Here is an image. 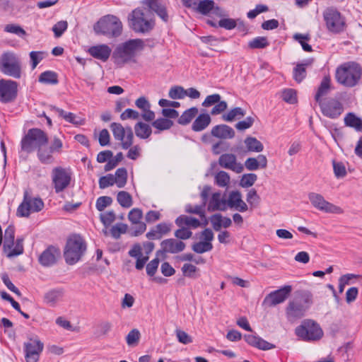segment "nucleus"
Wrapping results in <instances>:
<instances>
[{"instance_id":"nucleus-8","label":"nucleus","mask_w":362,"mask_h":362,"mask_svg":"<svg viewBox=\"0 0 362 362\" xmlns=\"http://www.w3.org/2000/svg\"><path fill=\"white\" fill-rule=\"evenodd\" d=\"M94 29L98 33L108 37H117L122 33V25L117 17L107 16L98 21Z\"/></svg>"},{"instance_id":"nucleus-6","label":"nucleus","mask_w":362,"mask_h":362,"mask_svg":"<svg viewBox=\"0 0 362 362\" xmlns=\"http://www.w3.org/2000/svg\"><path fill=\"white\" fill-rule=\"evenodd\" d=\"M21 61L13 52H5L0 57V71L14 78L21 77Z\"/></svg>"},{"instance_id":"nucleus-24","label":"nucleus","mask_w":362,"mask_h":362,"mask_svg":"<svg viewBox=\"0 0 362 362\" xmlns=\"http://www.w3.org/2000/svg\"><path fill=\"white\" fill-rule=\"evenodd\" d=\"M88 52L93 58L105 62L111 55L112 49L107 45L101 44L90 47Z\"/></svg>"},{"instance_id":"nucleus-33","label":"nucleus","mask_w":362,"mask_h":362,"mask_svg":"<svg viewBox=\"0 0 362 362\" xmlns=\"http://www.w3.org/2000/svg\"><path fill=\"white\" fill-rule=\"evenodd\" d=\"M211 121L209 114H201L194 121L192 125V129L194 132H201L205 129Z\"/></svg>"},{"instance_id":"nucleus-63","label":"nucleus","mask_w":362,"mask_h":362,"mask_svg":"<svg viewBox=\"0 0 362 362\" xmlns=\"http://www.w3.org/2000/svg\"><path fill=\"white\" fill-rule=\"evenodd\" d=\"M115 184L114 176L112 174H108L103 176L99 179V187L100 189H105L107 187L112 186Z\"/></svg>"},{"instance_id":"nucleus-43","label":"nucleus","mask_w":362,"mask_h":362,"mask_svg":"<svg viewBox=\"0 0 362 362\" xmlns=\"http://www.w3.org/2000/svg\"><path fill=\"white\" fill-rule=\"evenodd\" d=\"M39 82L45 84H57L58 83V75L52 71H46L42 72L39 76Z\"/></svg>"},{"instance_id":"nucleus-44","label":"nucleus","mask_w":362,"mask_h":362,"mask_svg":"<svg viewBox=\"0 0 362 362\" xmlns=\"http://www.w3.org/2000/svg\"><path fill=\"white\" fill-rule=\"evenodd\" d=\"M117 201L123 208H129L133 204L132 195L126 191H120L117 193Z\"/></svg>"},{"instance_id":"nucleus-10","label":"nucleus","mask_w":362,"mask_h":362,"mask_svg":"<svg viewBox=\"0 0 362 362\" xmlns=\"http://www.w3.org/2000/svg\"><path fill=\"white\" fill-rule=\"evenodd\" d=\"M52 181L56 193H60L66 189L71 181V172L61 166L55 167L52 170Z\"/></svg>"},{"instance_id":"nucleus-45","label":"nucleus","mask_w":362,"mask_h":362,"mask_svg":"<svg viewBox=\"0 0 362 362\" xmlns=\"http://www.w3.org/2000/svg\"><path fill=\"white\" fill-rule=\"evenodd\" d=\"M115 184L119 188H122L125 186L127 181V171L124 168H118L115 172L114 177Z\"/></svg>"},{"instance_id":"nucleus-26","label":"nucleus","mask_w":362,"mask_h":362,"mask_svg":"<svg viewBox=\"0 0 362 362\" xmlns=\"http://www.w3.org/2000/svg\"><path fill=\"white\" fill-rule=\"evenodd\" d=\"M244 339L249 345L260 350L267 351L276 347L274 344H271L260 337L255 334H245L244 336Z\"/></svg>"},{"instance_id":"nucleus-41","label":"nucleus","mask_w":362,"mask_h":362,"mask_svg":"<svg viewBox=\"0 0 362 362\" xmlns=\"http://www.w3.org/2000/svg\"><path fill=\"white\" fill-rule=\"evenodd\" d=\"M245 115V111L241 107H235L228 112L227 114H224L222 116V119L226 122H232L235 119H239L243 117Z\"/></svg>"},{"instance_id":"nucleus-49","label":"nucleus","mask_w":362,"mask_h":362,"mask_svg":"<svg viewBox=\"0 0 362 362\" xmlns=\"http://www.w3.org/2000/svg\"><path fill=\"white\" fill-rule=\"evenodd\" d=\"M269 45V42L266 37H257L249 42L248 46L251 49H262Z\"/></svg>"},{"instance_id":"nucleus-3","label":"nucleus","mask_w":362,"mask_h":362,"mask_svg":"<svg viewBox=\"0 0 362 362\" xmlns=\"http://www.w3.org/2000/svg\"><path fill=\"white\" fill-rule=\"evenodd\" d=\"M362 76V67L356 62H347L336 70L337 81L345 87L356 86Z\"/></svg>"},{"instance_id":"nucleus-35","label":"nucleus","mask_w":362,"mask_h":362,"mask_svg":"<svg viewBox=\"0 0 362 362\" xmlns=\"http://www.w3.org/2000/svg\"><path fill=\"white\" fill-rule=\"evenodd\" d=\"M219 9V7L215 6V3L213 0H202L199 1L196 12L206 16L211 11H218Z\"/></svg>"},{"instance_id":"nucleus-19","label":"nucleus","mask_w":362,"mask_h":362,"mask_svg":"<svg viewBox=\"0 0 362 362\" xmlns=\"http://www.w3.org/2000/svg\"><path fill=\"white\" fill-rule=\"evenodd\" d=\"M324 18L329 31L335 33L343 31L345 23L340 13L337 10H327L324 14Z\"/></svg>"},{"instance_id":"nucleus-5","label":"nucleus","mask_w":362,"mask_h":362,"mask_svg":"<svg viewBox=\"0 0 362 362\" xmlns=\"http://www.w3.org/2000/svg\"><path fill=\"white\" fill-rule=\"evenodd\" d=\"M47 134L40 129H30L21 141V149L28 153L48 144Z\"/></svg>"},{"instance_id":"nucleus-56","label":"nucleus","mask_w":362,"mask_h":362,"mask_svg":"<svg viewBox=\"0 0 362 362\" xmlns=\"http://www.w3.org/2000/svg\"><path fill=\"white\" fill-rule=\"evenodd\" d=\"M306 76V69L301 64H297L293 69V78L298 82L300 83Z\"/></svg>"},{"instance_id":"nucleus-16","label":"nucleus","mask_w":362,"mask_h":362,"mask_svg":"<svg viewBox=\"0 0 362 362\" xmlns=\"http://www.w3.org/2000/svg\"><path fill=\"white\" fill-rule=\"evenodd\" d=\"M291 291L292 287L291 286H284L278 290L272 291L265 296L262 302V306L271 308L284 303L291 294Z\"/></svg>"},{"instance_id":"nucleus-17","label":"nucleus","mask_w":362,"mask_h":362,"mask_svg":"<svg viewBox=\"0 0 362 362\" xmlns=\"http://www.w3.org/2000/svg\"><path fill=\"white\" fill-rule=\"evenodd\" d=\"M23 348L26 362H37L44 344L38 339H30L24 343Z\"/></svg>"},{"instance_id":"nucleus-53","label":"nucleus","mask_w":362,"mask_h":362,"mask_svg":"<svg viewBox=\"0 0 362 362\" xmlns=\"http://www.w3.org/2000/svg\"><path fill=\"white\" fill-rule=\"evenodd\" d=\"M4 31L9 33H13L19 37H23L26 35L25 30L18 25L16 24H7L4 27Z\"/></svg>"},{"instance_id":"nucleus-11","label":"nucleus","mask_w":362,"mask_h":362,"mask_svg":"<svg viewBox=\"0 0 362 362\" xmlns=\"http://www.w3.org/2000/svg\"><path fill=\"white\" fill-rule=\"evenodd\" d=\"M44 208V202L40 197H32L27 192L24 194L22 203L17 209V215L28 217L30 213L39 212Z\"/></svg>"},{"instance_id":"nucleus-60","label":"nucleus","mask_w":362,"mask_h":362,"mask_svg":"<svg viewBox=\"0 0 362 362\" xmlns=\"http://www.w3.org/2000/svg\"><path fill=\"white\" fill-rule=\"evenodd\" d=\"M112 202V199L110 197H100L96 201L95 206L99 211H103L107 206H110Z\"/></svg>"},{"instance_id":"nucleus-30","label":"nucleus","mask_w":362,"mask_h":362,"mask_svg":"<svg viewBox=\"0 0 362 362\" xmlns=\"http://www.w3.org/2000/svg\"><path fill=\"white\" fill-rule=\"evenodd\" d=\"M332 89L331 78L329 76L323 77L317 90L315 95V100L317 103L324 101L322 98L328 95Z\"/></svg>"},{"instance_id":"nucleus-9","label":"nucleus","mask_w":362,"mask_h":362,"mask_svg":"<svg viewBox=\"0 0 362 362\" xmlns=\"http://www.w3.org/2000/svg\"><path fill=\"white\" fill-rule=\"evenodd\" d=\"M62 141L59 138L54 136L52 141L51 145L49 147L45 145L41 146L37 148V158L42 164H52L54 163L53 153H60L62 151Z\"/></svg>"},{"instance_id":"nucleus-2","label":"nucleus","mask_w":362,"mask_h":362,"mask_svg":"<svg viewBox=\"0 0 362 362\" xmlns=\"http://www.w3.org/2000/svg\"><path fill=\"white\" fill-rule=\"evenodd\" d=\"M145 42L140 38L131 39L118 45L112 52V59L114 63L123 66L130 62H135L138 53L143 51Z\"/></svg>"},{"instance_id":"nucleus-55","label":"nucleus","mask_w":362,"mask_h":362,"mask_svg":"<svg viewBox=\"0 0 362 362\" xmlns=\"http://www.w3.org/2000/svg\"><path fill=\"white\" fill-rule=\"evenodd\" d=\"M140 332L136 329L131 330L126 337L127 344L129 346H135L138 344L140 339Z\"/></svg>"},{"instance_id":"nucleus-23","label":"nucleus","mask_w":362,"mask_h":362,"mask_svg":"<svg viewBox=\"0 0 362 362\" xmlns=\"http://www.w3.org/2000/svg\"><path fill=\"white\" fill-rule=\"evenodd\" d=\"M171 223H160L153 227L146 235L148 240H160L164 235H168L172 230Z\"/></svg>"},{"instance_id":"nucleus-15","label":"nucleus","mask_w":362,"mask_h":362,"mask_svg":"<svg viewBox=\"0 0 362 362\" xmlns=\"http://www.w3.org/2000/svg\"><path fill=\"white\" fill-rule=\"evenodd\" d=\"M308 198L313 206L320 211L337 214L344 213V210L340 206L326 201L320 194L311 192L308 194Z\"/></svg>"},{"instance_id":"nucleus-38","label":"nucleus","mask_w":362,"mask_h":362,"mask_svg":"<svg viewBox=\"0 0 362 362\" xmlns=\"http://www.w3.org/2000/svg\"><path fill=\"white\" fill-rule=\"evenodd\" d=\"M198 108L196 107H192L187 110H185L180 117H178L177 122L181 125H187L189 124L192 120L196 117L198 114Z\"/></svg>"},{"instance_id":"nucleus-54","label":"nucleus","mask_w":362,"mask_h":362,"mask_svg":"<svg viewBox=\"0 0 362 362\" xmlns=\"http://www.w3.org/2000/svg\"><path fill=\"white\" fill-rule=\"evenodd\" d=\"M283 100L290 104H294L297 102V95L295 90L292 88L285 89L281 95Z\"/></svg>"},{"instance_id":"nucleus-36","label":"nucleus","mask_w":362,"mask_h":362,"mask_svg":"<svg viewBox=\"0 0 362 362\" xmlns=\"http://www.w3.org/2000/svg\"><path fill=\"white\" fill-rule=\"evenodd\" d=\"M50 110L58 113L59 117L64 118L66 122L73 124L78 125L83 124V122L81 119L77 120L76 115L72 112H65L62 109L52 105L50 106Z\"/></svg>"},{"instance_id":"nucleus-4","label":"nucleus","mask_w":362,"mask_h":362,"mask_svg":"<svg viewBox=\"0 0 362 362\" xmlns=\"http://www.w3.org/2000/svg\"><path fill=\"white\" fill-rule=\"evenodd\" d=\"M86 250L83 239L78 235L70 236L66 243L64 257L66 262L73 265L78 262Z\"/></svg>"},{"instance_id":"nucleus-59","label":"nucleus","mask_w":362,"mask_h":362,"mask_svg":"<svg viewBox=\"0 0 362 362\" xmlns=\"http://www.w3.org/2000/svg\"><path fill=\"white\" fill-rule=\"evenodd\" d=\"M68 28V23L66 21H60L54 25L52 31L55 37H59Z\"/></svg>"},{"instance_id":"nucleus-14","label":"nucleus","mask_w":362,"mask_h":362,"mask_svg":"<svg viewBox=\"0 0 362 362\" xmlns=\"http://www.w3.org/2000/svg\"><path fill=\"white\" fill-rule=\"evenodd\" d=\"M311 303V299H296L288 303L286 308V315L289 320H296L303 317Z\"/></svg>"},{"instance_id":"nucleus-48","label":"nucleus","mask_w":362,"mask_h":362,"mask_svg":"<svg viewBox=\"0 0 362 362\" xmlns=\"http://www.w3.org/2000/svg\"><path fill=\"white\" fill-rule=\"evenodd\" d=\"M7 256L14 257L21 255L23 252V240L18 238L16 241H14V245L11 249H7Z\"/></svg>"},{"instance_id":"nucleus-57","label":"nucleus","mask_w":362,"mask_h":362,"mask_svg":"<svg viewBox=\"0 0 362 362\" xmlns=\"http://www.w3.org/2000/svg\"><path fill=\"white\" fill-rule=\"evenodd\" d=\"M215 180L219 187H226L230 182V176L226 172L220 171L216 175Z\"/></svg>"},{"instance_id":"nucleus-37","label":"nucleus","mask_w":362,"mask_h":362,"mask_svg":"<svg viewBox=\"0 0 362 362\" xmlns=\"http://www.w3.org/2000/svg\"><path fill=\"white\" fill-rule=\"evenodd\" d=\"M134 131L136 136L143 139H148L152 133L150 125L142 122H139L135 124Z\"/></svg>"},{"instance_id":"nucleus-22","label":"nucleus","mask_w":362,"mask_h":362,"mask_svg":"<svg viewBox=\"0 0 362 362\" xmlns=\"http://www.w3.org/2000/svg\"><path fill=\"white\" fill-rule=\"evenodd\" d=\"M219 165L224 168L231 170L237 173L243 170V166L241 163H238L236 156L232 153L222 154L218 159Z\"/></svg>"},{"instance_id":"nucleus-1","label":"nucleus","mask_w":362,"mask_h":362,"mask_svg":"<svg viewBox=\"0 0 362 362\" xmlns=\"http://www.w3.org/2000/svg\"><path fill=\"white\" fill-rule=\"evenodd\" d=\"M129 28L136 33L148 34L155 28V16L146 6L134 9L128 16Z\"/></svg>"},{"instance_id":"nucleus-31","label":"nucleus","mask_w":362,"mask_h":362,"mask_svg":"<svg viewBox=\"0 0 362 362\" xmlns=\"http://www.w3.org/2000/svg\"><path fill=\"white\" fill-rule=\"evenodd\" d=\"M64 296V290L62 288L52 289L47 291L44 296V302L49 306L54 307Z\"/></svg>"},{"instance_id":"nucleus-62","label":"nucleus","mask_w":362,"mask_h":362,"mask_svg":"<svg viewBox=\"0 0 362 362\" xmlns=\"http://www.w3.org/2000/svg\"><path fill=\"white\" fill-rule=\"evenodd\" d=\"M246 200L251 206H257L259 203L260 197L255 189H251L247 194Z\"/></svg>"},{"instance_id":"nucleus-47","label":"nucleus","mask_w":362,"mask_h":362,"mask_svg":"<svg viewBox=\"0 0 362 362\" xmlns=\"http://www.w3.org/2000/svg\"><path fill=\"white\" fill-rule=\"evenodd\" d=\"M310 35H303L301 33H296L293 35V39L300 44L302 48L305 52H312L313 49L311 45L308 44L306 41L310 40Z\"/></svg>"},{"instance_id":"nucleus-34","label":"nucleus","mask_w":362,"mask_h":362,"mask_svg":"<svg viewBox=\"0 0 362 362\" xmlns=\"http://www.w3.org/2000/svg\"><path fill=\"white\" fill-rule=\"evenodd\" d=\"M346 127L354 128L356 131L362 132V119L353 112L347 113L344 118Z\"/></svg>"},{"instance_id":"nucleus-12","label":"nucleus","mask_w":362,"mask_h":362,"mask_svg":"<svg viewBox=\"0 0 362 362\" xmlns=\"http://www.w3.org/2000/svg\"><path fill=\"white\" fill-rule=\"evenodd\" d=\"M110 129L115 140L121 141L123 149H128L132 145L134 134L130 127L124 128L120 123L112 122Z\"/></svg>"},{"instance_id":"nucleus-58","label":"nucleus","mask_w":362,"mask_h":362,"mask_svg":"<svg viewBox=\"0 0 362 362\" xmlns=\"http://www.w3.org/2000/svg\"><path fill=\"white\" fill-rule=\"evenodd\" d=\"M123 159V154L122 152H119L114 158H111L109 159L107 163L105 165V170L110 171L115 168L119 162H121Z\"/></svg>"},{"instance_id":"nucleus-61","label":"nucleus","mask_w":362,"mask_h":362,"mask_svg":"<svg viewBox=\"0 0 362 362\" xmlns=\"http://www.w3.org/2000/svg\"><path fill=\"white\" fill-rule=\"evenodd\" d=\"M142 216V211L138 208L132 209L128 214V218L133 224L141 222Z\"/></svg>"},{"instance_id":"nucleus-64","label":"nucleus","mask_w":362,"mask_h":362,"mask_svg":"<svg viewBox=\"0 0 362 362\" xmlns=\"http://www.w3.org/2000/svg\"><path fill=\"white\" fill-rule=\"evenodd\" d=\"M175 236L180 240H187L192 237V231L186 227H180L179 229L175 230Z\"/></svg>"},{"instance_id":"nucleus-50","label":"nucleus","mask_w":362,"mask_h":362,"mask_svg":"<svg viewBox=\"0 0 362 362\" xmlns=\"http://www.w3.org/2000/svg\"><path fill=\"white\" fill-rule=\"evenodd\" d=\"M204 207L205 206H203L202 204L200 206H195L194 207H192L191 205H187L186 206L185 211H186V212L189 213V214H197L201 217V218H204V226H206L208 224V221L206 220V216H205V213L204 211Z\"/></svg>"},{"instance_id":"nucleus-29","label":"nucleus","mask_w":362,"mask_h":362,"mask_svg":"<svg viewBox=\"0 0 362 362\" xmlns=\"http://www.w3.org/2000/svg\"><path fill=\"white\" fill-rule=\"evenodd\" d=\"M211 135L219 139H233L235 136L233 129L226 124H218L211 129Z\"/></svg>"},{"instance_id":"nucleus-51","label":"nucleus","mask_w":362,"mask_h":362,"mask_svg":"<svg viewBox=\"0 0 362 362\" xmlns=\"http://www.w3.org/2000/svg\"><path fill=\"white\" fill-rule=\"evenodd\" d=\"M168 96L173 100L182 99L186 96V91L182 86H173L170 89Z\"/></svg>"},{"instance_id":"nucleus-21","label":"nucleus","mask_w":362,"mask_h":362,"mask_svg":"<svg viewBox=\"0 0 362 362\" xmlns=\"http://www.w3.org/2000/svg\"><path fill=\"white\" fill-rule=\"evenodd\" d=\"M60 250L50 245L45 250L39 257V262L44 267H50L54 264L60 257Z\"/></svg>"},{"instance_id":"nucleus-42","label":"nucleus","mask_w":362,"mask_h":362,"mask_svg":"<svg viewBox=\"0 0 362 362\" xmlns=\"http://www.w3.org/2000/svg\"><path fill=\"white\" fill-rule=\"evenodd\" d=\"M245 144L249 151L259 153L262 151L264 149L263 144L255 137L247 136L245 139Z\"/></svg>"},{"instance_id":"nucleus-18","label":"nucleus","mask_w":362,"mask_h":362,"mask_svg":"<svg viewBox=\"0 0 362 362\" xmlns=\"http://www.w3.org/2000/svg\"><path fill=\"white\" fill-rule=\"evenodd\" d=\"M18 83L12 80H0V101L4 103L13 102L17 97Z\"/></svg>"},{"instance_id":"nucleus-13","label":"nucleus","mask_w":362,"mask_h":362,"mask_svg":"<svg viewBox=\"0 0 362 362\" xmlns=\"http://www.w3.org/2000/svg\"><path fill=\"white\" fill-rule=\"evenodd\" d=\"M318 104L322 115L330 119H337L344 110L343 104L334 98L324 100Z\"/></svg>"},{"instance_id":"nucleus-28","label":"nucleus","mask_w":362,"mask_h":362,"mask_svg":"<svg viewBox=\"0 0 362 362\" xmlns=\"http://www.w3.org/2000/svg\"><path fill=\"white\" fill-rule=\"evenodd\" d=\"M145 4L152 13H156L164 22L168 21V14L166 8L158 0H146Z\"/></svg>"},{"instance_id":"nucleus-20","label":"nucleus","mask_w":362,"mask_h":362,"mask_svg":"<svg viewBox=\"0 0 362 362\" xmlns=\"http://www.w3.org/2000/svg\"><path fill=\"white\" fill-rule=\"evenodd\" d=\"M161 250L156 252V256H159L163 253L176 254L183 251L185 248V243L181 240L174 238H169L163 240L160 243Z\"/></svg>"},{"instance_id":"nucleus-27","label":"nucleus","mask_w":362,"mask_h":362,"mask_svg":"<svg viewBox=\"0 0 362 362\" xmlns=\"http://www.w3.org/2000/svg\"><path fill=\"white\" fill-rule=\"evenodd\" d=\"M228 206L234 208L240 212H245L248 209L247 204L242 199L241 194L238 191H233L230 193Z\"/></svg>"},{"instance_id":"nucleus-39","label":"nucleus","mask_w":362,"mask_h":362,"mask_svg":"<svg viewBox=\"0 0 362 362\" xmlns=\"http://www.w3.org/2000/svg\"><path fill=\"white\" fill-rule=\"evenodd\" d=\"M15 240V228L13 226H8L5 230L4 249L7 251V249H11L14 245Z\"/></svg>"},{"instance_id":"nucleus-52","label":"nucleus","mask_w":362,"mask_h":362,"mask_svg":"<svg viewBox=\"0 0 362 362\" xmlns=\"http://www.w3.org/2000/svg\"><path fill=\"white\" fill-rule=\"evenodd\" d=\"M257 179V176L254 173H247L243 175L240 185L243 187H250L254 185Z\"/></svg>"},{"instance_id":"nucleus-25","label":"nucleus","mask_w":362,"mask_h":362,"mask_svg":"<svg viewBox=\"0 0 362 362\" xmlns=\"http://www.w3.org/2000/svg\"><path fill=\"white\" fill-rule=\"evenodd\" d=\"M228 206V200L221 192H215L209 199L207 209L209 211H226Z\"/></svg>"},{"instance_id":"nucleus-32","label":"nucleus","mask_w":362,"mask_h":362,"mask_svg":"<svg viewBox=\"0 0 362 362\" xmlns=\"http://www.w3.org/2000/svg\"><path fill=\"white\" fill-rule=\"evenodd\" d=\"M175 224L178 227H187L192 228H197L200 226V221L194 217L185 215H181L175 219Z\"/></svg>"},{"instance_id":"nucleus-40","label":"nucleus","mask_w":362,"mask_h":362,"mask_svg":"<svg viewBox=\"0 0 362 362\" xmlns=\"http://www.w3.org/2000/svg\"><path fill=\"white\" fill-rule=\"evenodd\" d=\"M173 122L167 118H158L154 120L151 125L156 129L155 134H159L162 131L170 129L173 125Z\"/></svg>"},{"instance_id":"nucleus-46","label":"nucleus","mask_w":362,"mask_h":362,"mask_svg":"<svg viewBox=\"0 0 362 362\" xmlns=\"http://www.w3.org/2000/svg\"><path fill=\"white\" fill-rule=\"evenodd\" d=\"M192 250L198 254H202L211 251L213 249L211 243L200 241L192 245Z\"/></svg>"},{"instance_id":"nucleus-7","label":"nucleus","mask_w":362,"mask_h":362,"mask_svg":"<svg viewBox=\"0 0 362 362\" xmlns=\"http://www.w3.org/2000/svg\"><path fill=\"white\" fill-rule=\"evenodd\" d=\"M295 334L300 339L310 341L319 340L323 336L320 325L312 320H305L295 329Z\"/></svg>"}]
</instances>
